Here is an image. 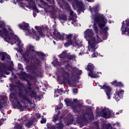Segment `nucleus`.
Masks as SVG:
<instances>
[{
	"label": "nucleus",
	"instance_id": "obj_59",
	"mask_svg": "<svg viewBox=\"0 0 129 129\" xmlns=\"http://www.w3.org/2000/svg\"><path fill=\"white\" fill-rule=\"evenodd\" d=\"M74 14V12H73V11L71 10L70 12V15L72 16H73Z\"/></svg>",
	"mask_w": 129,
	"mask_h": 129
},
{
	"label": "nucleus",
	"instance_id": "obj_22",
	"mask_svg": "<svg viewBox=\"0 0 129 129\" xmlns=\"http://www.w3.org/2000/svg\"><path fill=\"white\" fill-rule=\"evenodd\" d=\"M102 111L103 112L102 116L104 118H110V117H111L112 112H111V111H108L107 112H103L104 111V109H103Z\"/></svg>",
	"mask_w": 129,
	"mask_h": 129
},
{
	"label": "nucleus",
	"instance_id": "obj_3",
	"mask_svg": "<svg viewBox=\"0 0 129 129\" xmlns=\"http://www.w3.org/2000/svg\"><path fill=\"white\" fill-rule=\"evenodd\" d=\"M96 38L93 37V40H90L88 41V44L89 45V51L93 52V57H97L98 56V53L95 52V50L97 49V44H99L101 42V39H100L99 36H96Z\"/></svg>",
	"mask_w": 129,
	"mask_h": 129
},
{
	"label": "nucleus",
	"instance_id": "obj_54",
	"mask_svg": "<svg viewBox=\"0 0 129 129\" xmlns=\"http://www.w3.org/2000/svg\"><path fill=\"white\" fill-rule=\"evenodd\" d=\"M57 93H59V94H62V92H63V91H62L61 89H57Z\"/></svg>",
	"mask_w": 129,
	"mask_h": 129
},
{
	"label": "nucleus",
	"instance_id": "obj_63",
	"mask_svg": "<svg viewBox=\"0 0 129 129\" xmlns=\"http://www.w3.org/2000/svg\"><path fill=\"white\" fill-rule=\"evenodd\" d=\"M51 18L52 19H54V18H55V15L54 14H51Z\"/></svg>",
	"mask_w": 129,
	"mask_h": 129
},
{
	"label": "nucleus",
	"instance_id": "obj_28",
	"mask_svg": "<svg viewBox=\"0 0 129 129\" xmlns=\"http://www.w3.org/2000/svg\"><path fill=\"white\" fill-rule=\"evenodd\" d=\"M56 128L57 129H63L64 127V124L62 123V121L60 120L58 123H56Z\"/></svg>",
	"mask_w": 129,
	"mask_h": 129
},
{
	"label": "nucleus",
	"instance_id": "obj_32",
	"mask_svg": "<svg viewBox=\"0 0 129 129\" xmlns=\"http://www.w3.org/2000/svg\"><path fill=\"white\" fill-rule=\"evenodd\" d=\"M88 115L89 116L90 120H94V115H93V112L88 113Z\"/></svg>",
	"mask_w": 129,
	"mask_h": 129
},
{
	"label": "nucleus",
	"instance_id": "obj_4",
	"mask_svg": "<svg viewBox=\"0 0 129 129\" xmlns=\"http://www.w3.org/2000/svg\"><path fill=\"white\" fill-rule=\"evenodd\" d=\"M32 90H33V89L31 87V86H28L25 89L19 88V93L18 95L20 98H23L24 100L30 102V99L27 95H28Z\"/></svg>",
	"mask_w": 129,
	"mask_h": 129
},
{
	"label": "nucleus",
	"instance_id": "obj_23",
	"mask_svg": "<svg viewBox=\"0 0 129 129\" xmlns=\"http://www.w3.org/2000/svg\"><path fill=\"white\" fill-rule=\"evenodd\" d=\"M59 58L60 60V62L58 61V58L54 59V60L52 62V64L53 65V66L56 67V66H60V65H63V62H62L61 61L62 60L60 56H59Z\"/></svg>",
	"mask_w": 129,
	"mask_h": 129
},
{
	"label": "nucleus",
	"instance_id": "obj_13",
	"mask_svg": "<svg viewBox=\"0 0 129 129\" xmlns=\"http://www.w3.org/2000/svg\"><path fill=\"white\" fill-rule=\"evenodd\" d=\"M123 90H120L119 91H116L115 92V94H114L113 98L116 100V101H119V100H120V98L122 97V96L123 95Z\"/></svg>",
	"mask_w": 129,
	"mask_h": 129
},
{
	"label": "nucleus",
	"instance_id": "obj_31",
	"mask_svg": "<svg viewBox=\"0 0 129 129\" xmlns=\"http://www.w3.org/2000/svg\"><path fill=\"white\" fill-rule=\"evenodd\" d=\"M28 94L30 95V97H31V98L36 97V96H37V93L34 92V90H33L32 91H31V92H30V93H29Z\"/></svg>",
	"mask_w": 129,
	"mask_h": 129
},
{
	"label": "nucleus",
	"instance_id": "obj_37",
	"mask_svg": "<svg viewBox=\"0 0 129 129\" xmlns=\"http://www.w3.org/2000/svg\"><path fill=\"white\" fill-rule=\"evenodd\" d=\"M6 27V23L5 22L0 21V29H4V28H5Z\"/></svg>",
	"mask_w": 129,
	"mask_h": 129
},
{
	"label": "nucleus",
	"instance_id": "obj_2",
	"mask_svg": "<svg viewBox=\"0 0 129 129\" xmlns=\"http://www.w3.org/2000/svg\"><path fill=\"white\" fill-rule=\"evenodd\" d=\"M94 30L95 31L96 33H98V27H97V25H98L99 28L101 29L102 28H104L106 26V23H107V20H105V18L103 16V15H94Z\"/></svg>",
	"mask_w": 129,
	"mask_h": 129
},
{
	"label": "nucleus",
	"instance_id": "obj_44",
	"mask_svg": "<svg viewBox=\"0 0 129 129\" xmlns=\"http://www.w3.org/2000/svg\"><path fill=\"white\" fill-rule=\"evenodd\" d=\"M31 30L29 29H28L27 30H25V35L26 36H29V35H31Z\"/></svg>",
	"mask_w": 129,
	"mask_h": 129
},
{
	"label": "nucleus",
	"instance_id": "obj_15",
	"mask_svg": "<svg viewBox=\"0 0 129 129\" xmlns=\"http://www.w3.org/2000/svg\"><path fill=\"white\" fill-rule=\"evenodd\" d=\"M21 75H22V76H23L24 80H25V81H26V82H27V85L28 86H32V84H31V82H30L29 80H27L26 79V78L25 77H29V78H32L34 79V77L33 76H30V75H29L28 74H27L26 72H22L21 74Z\"/></svg>",
	"mask_w": 129,
	"mask_h": 129
},
{
	"label": "nucleus",
	"instance_id": "obj_56",
	"mask_svg": "<svg viewBox=\"0 0 129 129\" xmlns=\"http://www.w3.org/2000/svg\"><path fill=\"white\" fill-rule=\"evenodd\" d=\"M81 74H82V71H78V75L80 76V75H81Z\"/></svg>",
	"mask_w": 129,
	"mask_h": 129
},
{
	"label": "nucleus",
	"instance_id": "obj_50",
	"mask_svg": "<svg viewBox=\"0 0 129 129\" xmlns=\"http://www.w3.org/2000/svg\"><path fill=\"white\" fill-rule=\"evenodd\" d=\"M35 117L37 118V119H39L41 118V114H40V113H36L35 114Z\"/></svg>",
	"mask_w": 129,
	"mask_h": 129
},
{
	"label": "nucleus",
	"instance_id": "obj_26",
	"mask_svg": "<svg viewBox=\"0 0 129 129\" xmlns=\"http://www.w3.org/2000/svg\"><path fill=\"white\" fill-rule=\"evenodd\" d=\"M111 84L114 86H116L117 87H123V84H122V83L120 82H117V81L116 80L113 81L111 83Z\"/></svg>",
	"mask_w": 129,
	"mask_h": 129
},
{
	"label": "nucleus",
	"instance_id": "obj_17",
	"mask_svg": "<svg viewBox=\"0 0 129 129\" xmlns=\"http://www.w3.org/2000/svg\"><path fill=\"white\" fill-rule=\"evenodd\" d=\"M65 81H67L69 83H71L72 81V78L70 77L69 73H66L63 75V80L62 81L63 83H65Z\"/></svg>",
	"mask_w": 129,
	"mask_h": 129
},
{
	"label": "nucleus",
	"instance_id": "obj_12",
	"mask_svg": "<svg viewBox=\"0 0 129 129\" xmlns=\"http://www.w3.org/2000/svg\"><path fill=\"white\" fill-rule=\"evenodd\" d=\"M17 46L18 47H21V43H22V41L20 40V38L18 37V36L14 35V36L13 37H12L11 40L10 42L11 45H14V44H16L17 43Z\"/></svg>",
	"mask_w": 129,
	"mask_h": 129
},
{
	"label": "nucleus",
	"instance_id": "obj_7",
	"mask_svg": "<svg viewBox=\"0 0 129 129\" xmlns=\"http://www.w3.org/2000/svg\"><path fill=\"white\" fill-rule=\"evenodd\" d=\"M59 57L61 58V63L63 61H68L69 63H70L71 60H76V55L75 54H71L70 53L63 52L59 55Z\"/></svg>",
	"mask_w": 129,
	"mask_h": 129
},
{
	"label": "nucleus",
	"instance_id": "obj_48",
	"mask_svg": "<svg viewBox=\"0 0 129 129\" xmlns=\"http://www.w3.org/2000/svg\"><path fill=\"white\" fill-rule=\"evenodd\" d=\"M93 13H95V14L98 13V9L96 7L93 8Z\"/></svg>",
	"mask_w": 129,
	"mask_h": 129
},
{
	"label": "nucleus",
	"instance_id": "obj_46",
	"mask_svg": "<svg viewBox=\"0 0 129 129\" xmlns=\"http://www.w3.org/2000/svg\"><path fill=\"white\" fill-rule=\"evenodd\" d=\"M111 126V124H110V123H108V124H105L104 125V127L106 129H109L110 128V127Z\"/></svg>",
	"mask_w": 129,
	"mask_h": 129
},
{
	"label": "nucleus",
	"instance_id": "obj_61",
	"mask_svg": "<svg viewBox=\"0 0 129 129\" xmlns=\"http://www.w3.org/2000/svg\"><path fill=\"white\" fill-rule=\"evenodd\" d=\"M15 88L14 87V86H11L10 88V90H14Z\"/></svg>",
	"mask_w": 129,
	"mask_h": 129
},
{
	"label": "nucleus",
	"instance_id": "obj_5",
	"mask_svg": "<svg viewBox=\"0 0 129 129\" xmlns=\"http://www.w3.org/2000/svg\"><path fill=\"white\" fill-rule=\"evenodd\" d=\"M0 37L4 38L8 43H10L12 41V38L15 37V34L13 33H10L6 28H3L2 30L0 29Z\"/></svg>",
	"mask_w": 129,
	"mask_h": 129
},
{
	"label": "nucleus",
	"instance_id": "obj_64",
	"mask_svg": "<svg viewBox=\"0 0 129 129\" xmlns=\"http://www.w3.org/2000/svg\"><path fill=\"white\" fill-rule=\"evenodd\" d=\"M22 109H26L27 108V106H23L22 107Z\"/></svg>",
	"mask_w": 129,
	"mask_h": 129
},
{
	"label": "nucleus",
	"instance_id": "obj_49",
	"mask_svg": "<svg viewBox=\"0 0 129 129\" xmlns=\"http://www.w3.org/2000/svg\"><path fill=\"white\" fill-rule=\"evenodd\" d=\"M47 127L49 129H56V126L55 125H49Z\"/></svg>",
	"mask_w": 129,
	"mask_h": 129
},
{
	"label": "nucleus",
	"instance_id": "obj_62",
	"mask_svg": "<svg viewBox=\"0 0 129 129\" xmlns=\"http://www.w3.org/2000/svg\"><path fill=\"white\" fill-rule=\"evenodd\" d=\"M78 102V100L77 99V98H76V99H75L73 100V103L74 102L75 103Z\"/></svg>",
	"mask_w": 129,
	"mask_h": 129
},
{
	"label": "nucleus",
	"instance_id": "obj_36",
	"mask_svg": "<svg viewBox=\"0 0 129 129\" xmlns=\"http://www.w3.org/2000/svg\"><path fill=\"white\" fill-rule=\"evenodd\" d=\"M45 31L44 32V33L46 34V35L47 34H49V35H50V31H51V32H52V31H49V32H48V30H49V28H48V27L47 26H45L44 28H43V30Z\"/></svg>",
	"mask_w": 129,
	"mask_h": 129
},
{
	"label": "nucleus",
	"instance_id": "obj_8",
	"mask_svg": "<svg viewBox=\"0 0 129 129\" xmlns=\"http://www.w3.org/2000/svg\"><path fill=\"white\" fill-rule=\"evenodd\" d=\"M99 86L100 87V89H103V90H104L108 97V99H110V98H111V95H112L110 86H106L105 85H103V86L100 85Z\"/></svg>",
	"mask_w": 129,
	"mask_h": 129
},
{
	"label": "nucleus",
	"instance_id": "obj_38",
	"mask_svg": "<svg viewBox=\"0 0 129 129\" xmlns=\"http://www.w3.org/2000/svg\"><path fill=\"white\" fill-rule=\"evenodd\" d=\"M1 61H5V60H6V57L7 56V54H6V53L3 52L1 54Z\"/></svg>",
	"mask_w": 129,
	"mask_h": 129
},
{
	"label": "nucleus",
	"instance_id": "obj_58",
	"mask_svg": "<svg viewBox=\"0 0 129 129\" xmlns=\"http://www.w3.org/2000/svg\"><path fill=\"white\" fill-rule=\"evenodd\" d=\"M17 128L18 129H22V128H23V127H22V125H18L17 126Z\"/></svg>",
	"mask_w": 129,
	"mask_h": 129
},
{
	"label": "nucleus",
	"instance_id": "obj_53",
	"mask_svg": "<svg viewBox=\"0 0 129 129\" xmlns=\"http://www.w3.org/2000/svg\"><path fill=\"white\" fill-rule=\"evenodd\" d=\"M2 100H4V99H0V109L4 108V106H3V105L2 104Z\"/></svg>",
	"mask_w": 129,
	"mask_h": 129
},
{
	"label": "nucleus",
	"instance_id": "obj_60",
	"mask_svg": "<svg viewBox=\"0 0 129 129\" xmlns=\"http://www.w3.org/2000/svg\"><path fill=\"white\" fill-rule=\"evenodd\" d=\"M32 74H35V75H36V76H38V73H37V72H36L35 71H32Z\"/></svg>",
	"mask_w": 129,
	"mask_h": 129
},
{
	"label": "nucleus",
	"instance_id": "obj_14",
	"mask_svg": "<svg viewBox=\"0 0 129 129\" xmlns=\"http://www.w3.org/2000/svg\"><path fill=\"white\" fill-rule=\"evenodd\" d=\"M74 5H75L76 8L79 9L80 12L84 11V7H83V3L82 2H79L78 0H74Z\"/></svg>",
	"mask_w": 129,
	"mask_h": 129
},
{
	"label": "nucleus",
	"instance_id": "obj_25",
	"mask_svg": "<svg viewBox=\"0 0 129 129\" xmlns=\"http://www.w3.org/2000/svg\"><path fill=\"white\" fill-rule=\"evenodd\" d=\"M57 19H59V21H67V16L64 14H59L57 16Z\"/></svg>",
	"mask_w": 129,
	"mask_h": 129
},
{
	"label": "nucleus",
	"instance_id": "obj_16",
	"mask_svg": "<svg viewBox=\"0 0 129 129\" xmlns=\"http://www.w3.org/2000/svg\"><path fill=\"white\" fill-rule=\"evenodd\" d=\"M85 37H86L87 38H92L93 37V38H96V36H98V35H96L95 36V37L93 36L94 34L93 33V30L92 29H87L85 32H84Z\"/></svg>",
	"mask_w": 129,
	"mask_h": 129
},
{
	"label": "nucleus",
	"instance_id": "obj_42",
	"mask_svg": "<svg viewBox=\"0 0 129 129\" xmlns=\"http://www.w3.org/2000/svg\"><path fill=\"white\" fill-rule=\"evenodd\" d=\"M32 9L34 10L35 13H39V10H38V8H37V6H36V5L33 6Z\"/></svg>",
	"mask_w": 129,
	"mask_h": 129
},
{
	"label": "nucleus",
	"instance_id": "obj_34",
	"mask_svg": "<svg viewBox=\"0 0 129 129\" xmlns=\"http://www.w3.org/2000/svg\"><path fill=\"white\" fill-rule=\"evenodd\" d=\"M101 29L102 32H104L105 35H107L108 33H107V31H108L109 28L107 26H106L104 28H102Z\"/></svg>",
	"mask_w": 129,
	"mask_h": 129
},
{
	"label": "nucleus",
	"instance_id": "obj_33",
	"mask_svg": "<svg viewBox=\"0 0 129 129\" xmlns=\"http://www.w3.org/2000/svg\"><path fill=\"white\" fill-rule=\"evenodd\" d=\"M38 64H36V63H34L30 66V68L32 70H37V69H38Z\"/></svg>",
	"mask_w": 129,
	"mask_h": 129
},
{
	"label": "nucleus",
	"instance_id": "obj_29",
	"mask_svg": "<svg viewBox=\"0 0 129 129\" xmlns=\"http://www.w3.org/2000/svg\"><path fill=\"white\" fill-rule=\"evenodd\" d=\"M34 122V119H32L31 120H29L27 123H26V126H28V127H31L32 125H33Z\"/></svg>",
	"mask_w": 129,
	"mask_h": 129
},
{
	"label": "nucleus",
	"instance_id": "obj_21",
	"mask_svg": "<svg viewBox=\"0 0 129 129\" xmlns=\"http://www.w3.org/2000/svg\"><path fill=\"white\" fill-rule=\"evenodd\" d=\"M18 27L21 30H23L24 31H27V30H29L30 29V26L28 23L20 24L19 25Z\"/></svg>",
	"mask_w": 129,
	"mask_h": 129
},
{
	"label": "nucleus",
	"instance_id": "obj_57",
	"mask_svg": "<svg viewBox=\"0 0 129 129\" xmlns=\"http://www.w3.org/2000/svg\"><path fill=\"white\" fill-rule=\"evenodd\" d=\"M26 2H28V4L29 5H31V3H33L34 0H26Z\"/></svg>",
	"mask_w": 129,
	"mask_h": 129
},
{
	"label": "nucleus",
	"instance_id": "obj_10",
	"mask_svg": "<svg viewBox=\"0 0 129 129\" xmlns=\"http://www.w3.org/2000/svg\"><path fill=\"white\" fill-rule=\"evenodd\" d=\"M46 2L49 3V5L46 2H44V6H47V9L48 12H51L54 10V8H55V1L54 0H46Z\"/></svg>",
	"mask_w": 129,
	"mask_h": 129
},
{
	"label": "nucleus",
	"instance_id": "obj_19",
	"mask_svg": "<svg viewBox=\"0 0 129 129\" xmlns=\"http://www.w3.org/2000/svg\"><path fill=\"white\" fill-rule=\"evenodd\" d=\"M36 53V55L38 57L39 59L40 60H42L43 61L45 59V56H46V54L44 53V52L42 51H35Z\"/></svg>",
	"mask_w": 129,
	"mask_h": 129
},
{
	"label": "nucleus",
	"instance_id": "obj_35",
	"mask_svg": "<svg viewBox=\"0 0 129 129\" xmlns=\"http://www.w3.org/2000/svg\"><path fill=\"white\" fill-rule=\"evenodd\" d=\"M64 102L67 105H71V104H73V102L71 100L64 99Z\"/></svg>",
	"mask_w": 129,
	"mask_h": 129
},
{
	"label": "nucleus",
	"instance_id": "obj_45",
	"mask_svg": "<svg viewBox=\"0 0 129 129\" xmlns=\"http://www.w3.org/2000/svg\"><path fill=\"white\" fill-rule=\"evenodd\" d=\"M29 50L31 51V52H35V48L32 45L29 46Z\"/></svg>",
	"mask_w": 129,
	"mask_h": 129
},
{
	"label": "nucleus",
	"instance_id": "obj_51",
	"mask_svg": "<svg viewBox=\"0 0 129 129\" xmlns=\"http://www.w3.org/2000/svg\"><path fill=\"white\" fill-rule=\"evenodd\" d=\"M113 125V126H117V127H118V128L120 127V124H119V123L118 122L115 123Z\"/></svg>",
	"mask_w": 129,
	"mask_h": 129
},
{
	"label": "nucleus",
	"instance_id": "obj_11",
	"mask_svg": "<svg viewBox=\"0 0 129 129\" xmlns=\"http://www.w3.org/2000/svg\"><path fill=\"white\" fill-rule=\"evenodd\" d=\"M5 74L10 75V72H7V66L4 65L2 67L0 62V77H4V78H6L7 76L5 75Z\"/></svg>",
	"mask_w": 129,
	"mask_h": 129
},
{
	"label": "nucleus",
	"instance_id": "obj_6",
	"mask_svg": "<svg viewBox=\"0 0 129 129\" xmlns=\"http://www.w3.org/2000/svg\"><path fill=\"white\" fill-rule=\"evenodd\" d=\"M86 70L87 71H89L88 75L90 76L91 78H99V75L98 74H101V72H97L96 74L94 73V69H95V67H94V65L92 63H89L87 67L85 68Z\"/></svg>",
	"mask_w": 129,
	"mask_h": 129
},
{
	"label": "nucleus",
	"instance_id": "obj_24",
	"mask_svg": "<svg viewBox=\"0 0 129 129\" xmlns=\"http://www.w3.org/2000/svg\"><path fill=\"white\" fill-rule=\"evenodd\" d=\"M73 45H76L78 47H82V40H79V39L76 40L75 41L73 40V43L71 46Z\"/></svg>",
	"mask_w": 129,
	"mask_h": 129
},
{
	"label": "nucleus",
	"instance_id": "obj_52",
	"mask_svg": "<svg viewBox=\"0 0 129 129\" xmlns=\"http://www.w3.org/2000/svg\"><path fill=\"white\" fill-rule=\"evenodd\" d=\"M58 115H56L55 116L53 117V121L54 122H56V121H57V120H58Z\"/></svg>",
	"mask_w": 129,
	"mask_h": 129
},
{
	"label": "nucleus",
	"instance_id": "obj_30",
	"mask_svg": "<svg viewBox=\"0 0 129 129\" xmlns=\"http://www.w3.org/2000/svg\"><path fill=\"white\" fill-rule=\"evenodd\" d=\"M33 62L36 65H40V63H41V60L39 58H37V57L33 58Z\"/></svg>",
	"mask_w": 129,
	"mask_h": 129
},
{
	"label": "nucleus",
	"instance_id": "obj_20",
	"mask_svg": "<svg viewBox=\"0 0 129 129\" xmlns=\"http://www.w3.org/2000/svg\"><path fill=\"white\" fill-rule=\"evenodd\" d=\"M29 56L30 54H29V52H25L23 55L24 61L25 62L26 65H29L30 63V59H29Z\"/></svg>",
	"mask_w": 129,
	"mask_h": 129
},
{
	"label": "nucleus",
	"instance_id": "obj_27",
	"mask_svg": "<svg viewBox=\"0 0 129 129\" xmlns=\"http://www.w3.org/2000/svg\"><path fill=\"white\" fill-rule=\"evenodd\" d=\"M6 70L8 71H14L15 70L14 69V63L13 62L10 63L9 66H6Z\"/></svg>",
	"mask_w": 129,
	"mask_h": 129
},
{
	"label": "nucleus",
	"instance_id": "obj_9",
	"mask_svg": "<svg viewBox=\"0 0 129 129\" xmlns=\"http://www.w3.org/2000/svg\"><path fill=\"white\" fill-rule=\"evenodd\" d=\"M62 62L63 63L62 64L64 65L65 70H67L69 73L71 72V70H72L73 72H74V73H75L78 71V69L77 68L70 66V64H69V61L68 60L63 61Z\"/></svg>",
	"mask_w": 129,
	"mask_h": 129
},
{
	"label": "nucleus",
	"instance_id": "obj_55",
	"mask_svg": "<svg viewBox=\"0 0 129 129\" xmlns=\"http://www.w3.org/2000/svg\"><path fill=\"white\" fill-rule=\"evenodd\" d=\"M73 91L74 93H77V92H78V89L77 88L73 89Z\"/></svg>",
	"mask_w": 129,
	"mask_h": 129
},
{
	"label": "nucleus",
	"instance_id": "obj_47",
	"mask_svg": "<svg viewBox=\"0 0 129 129\" xmlns=\"http://www.w3.org/2000/svg\"><path fill=\"white\" fill-rule=\"evenodd\" d=\"M18 70H22V71L24 70V69L23 68V66L21 63L18 64Z\"/></svg>",
	"mask_w": 129,
	"mask_h": 129
},
{
	"label": "nucleus",
	"instance_id": "obj_1",
	"mask_svg": "<svg viewBox=\"0 0 129 129\" xmlns=\"http://www.w3.org/2000/svg\"><path fill=\"white\" fill-rule=\"evenodd\" d=\"M49 33L50 36H51V37L54 36V37H55L56 39H58V40H62V41L66 40V42L64 43V46L66 48L70 47V46H71V45H72L73 43V39H72L73 34H61L60 33L57 32L56 31V29L54 30V31L53 32V33H52L51 31H49Z\"/></svg>",
	"mask_w": 129,
	"mask_h": 129
},
{
	"label": "nucleus",
	"instance_id": "obj_18",
	"mask_svg": "<svg viewBox=\"0 0 129 129\" xmlns=\"http://www.w3.org/2000/svg\"><path fill=\"white\" fill-rule=\"evenodd\" d=\"M35 30L37 31L36 32L37 35H39L41 37H45V34L43 33V30H44V27H39L38 26L35 27Z\"/></svg>",
	"mask_w": 129,
	"mask_h": 129
},
{
	"label": "nucleus",
	"instance_id": "obj_40",
	"mask_svg": "<svg viewBox=\"0 0 129 129\" xmlns=\"http://www.w3.org/2000/svg\"><path fill=\"white\" fill-rule=\"evenodd\" d=\"M61 108H63V104L62 103H60L58 104L55 110H58V109H61Z\"/></svg>",
	"mask_w": 129,
	"mask_h": 129
},
{
	"label": "nucleus",
	"instance_id": "obj_39",
	"mask_svg": "<svg viewBox=\"0 0 129 129\" xmlns=\"http://www.w3.org/2000/svg\"><path fill=\"white\" fill-rule=\"evenodd\" d=\"M40 37H42V38H44V37H45V36H41V35H40V34H38V35H37V33H36V34L34 36V38H35L36 41H39V40H40Z\"/></svg>",
	"mask_w": 129,
	"mask_h": 129
},
{
	"label": "nucleus",
	"instance_id": "obj_43",
	"mask_svg": "<svg viewBox=\"0 0 129 129\" xmlns=\"http://www.w3.org/2000/svg\"><path fill=\"white\" fill-rule=\"evenodd\" d=\"M46 121L47 119H46V118H44V116H42V118L40 121L41 123H46Z\"/></svg>",
	"mask_w": 129,
	"mask_h": 129
},
{
	"label": "nucleus",
	"instance_id": "obj_41",
	"mask_svg": "<svg viewBox=\"0 0 129 129\" xmlns=\"http://www.w3.org/2000/svg\"><path fill=\"white\" fill-rule=\"evenodd\" d=\"M16 106L17 107H18V108H20V109H22V108L23 107L22 104H21L20 102H17Z\"/></svg>",
	"mask_w": 129,
	"mask_h": 129
}]
</instances>
